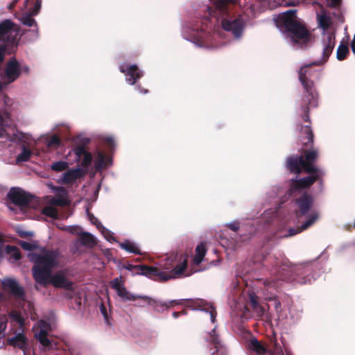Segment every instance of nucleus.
Returning <instances> with one entry per match:
<instances>
[{
    "label": "nucleus",
    "mask_w": 355,
    "mask_h": 355,
    "mask_svg": "<svg viewBox=\"0 0 355 355\" xmlns=\"http://www.w3.org/2000/svg\"><path fill=\"white\" fill-rule=\"evenodd\" d=\"M180 315V313L178 312H173V316L175 318H177Z\"/></svg>",
    "instance_id": "052dcab7"
},
{
    "label": "nucleus",
    "mask_w": 355,
    "mask_h": 355,
    "mask_svg": "<svg viewBox=\"0 0 355 355\" xmlns=\"http://www.w3.org/2000/svg\"><path fill=\"white\" fill-rule=\"evenodd\" d=\"M221 24L225 31L231 32L236 38L241 37L245 27L244 20L240 17L235 19H223Z\"/></svg>",
    "instance_id": "ddd939ff"
},
{
    "label": "nucleus",
    "mask_w": 355,
    "mask_h": 355,
    "mask_svg": "<svg viewBox=\"0 0 355 355\" xmlns=\"http://www.w3.org/2000/svg\"><path fill=\"white\" fill-rule=\"evenodd\" d=\"M8 208L10 209V210H13V209L11 207L10 205H8Z\"/></svg>",
    "instance_id": "0e129e2a"
},
{
    "label": "nucleus",
    "mask_w": 355,
    "mask_h": 355,
    "mask_svg": "<svg viewBox=\"0 0 355 355\" xmlns=\"http://www.w3.org/2000/svg\"><path fill=\"white\" fill-rule=\"evenodd\" d=\"M351 46L354 54L355 55V35H354L353 40L351 43Z\"/></svg>",
    "instance_id": "13d9d810"
},
{
    "label": "nucleus",
    "mask_w": 355,
    "mask_h": 355,
    "mask_svg": "<svg viewBox=\"0 0 355 355\" xmlns=\"http://www.w3.org/2000/svg\"><path fill=\"white\" fill-rule=\"evenodd\" d=\"M227 5V0H219L216 3L215 7L217 10H218L221 13H223L226 10Z\"/></svg>",
    "instance_id": "37998d69"
},
{
    "label": "nucleus",
    "mask_w": 355,
    "mask_h": 355,
    "mask_svg": "<svg viewBox=\"0 0 355 355\" xmlns=\"http://www.w3.org/2000/svg\"><path fill=\"white\" fill-rule=\"evenodd\" d=\"M46 186L48 187V188H49L51 191H54L55 193H64V191H66V190L62 187H55L53 183L51 182H48L46 184Z\"/></svg>",
    "instance_id": "de8ad7c7"
},
{
    "label": "nucleus",
    "mask_w": 355,
    "mask_h": 355,
    "mask_svg": "<svg viewBox=\"0 0 355 355\" xmlns=\"http://www.w3.org/2000/svg\"><path fill=\"white\" fill-rule=\"evenodd\" d=\"M308 119V116H305L304 120L306 121Z\"/></svg>",
    "instance_id": "69168bd1"
},
{
    "label": "nucleus",
    "mask_w": 355,
    "mask_h": 355,
    "mask_svg": "<svg viewBox=\"0 0 355 355\" xmlns=\"http://www.w3.org/2000/svg\"><path fill=\"white\" fill-rule=\"evenodd\" d=\"M209 339L212 345H214L216 350L211 353V355H224L225 354V349L220 344L218 336L215 332V327L209 333Z\"/></svg>",
    "instance_id": "412c9836"
},
{
    "label": "nucleus",
    "mask_w": 355,
    "mask_h": 355,
    "mask_svg": "<svg viewBox=\"0 0 355 355\" xmlns=\"http://www.w3.org/2000/svg\"><path fill=\"white\" fill-rule=\"evenodd\" d=\"M120 247L125 251L134 254H140V250L135 242L126 240L119 243Z\"/></svg>",
    "instance_id": "c85d7f7f"
},
{
    "label": "nucleus",
    "mask_w": 355,
    "mask_h": 355,
    "mask_svg": "<svg viewBox=\"0 0 355 355\" xmlns=\"http://www.w3.org/2000/svg\"><path fill=\"white\" fill-rule=\"evenodd\" d=\"M27 338L24 335L23 332L16 334L13 337L8 340V343L15 347H18L23 350L24 355H26V349L28 345Z\"/></svg>",
    "instance_id": "a211bd4d"
},
{
    "label": "nucleus",
    "mask_w": 355,
    "mask_h": 355,
    "mask_svg": "<svg viewBox=\"0 0 355 355\" xmlns=\"http://www.w3.org/2000/svg\"><path fill=\"white\" fill-rule=\"evenodd\" d=\"M200 311H205L206 315L209 317L212 323H214L216 317V311L211 305L206 304L205 306L200 308Z\"/></svg>",
    "instance_id": "72a5a7b5"
},
{
    "label": "nucleus",
    "mask_w": 355,
    "mask_h": 355,
    "mask_svg": "<svg viewBox=\"0 0 355 355\" xmlns=\"http://www.w3.org/2000/svg\"><path fill=\"white\" fill-rule=\"evenodd\" d=\"M6 53V47L4 45L0 46V63H1L4 59V56Z\"/></svg>",
    "instance_id": "3c124183"
},
{
    "label": "nucleus",
    "mask_w": 355,
    "mask_h": 355,
    "mask_svg": "<svg viewBox=\"0 0 355 355\" xmlns=\"http://www.w3.org/2000/svg\"><path fill=\"white\" fill-rule=\"evenodd\" d=\"M107 142L111 144L112 142V139L109 137V138L107 139Z\"/></svg>",
    "instance_id": "680f3d73"
},
{
    "label": "nucleus",
    "mask_w": 355,
    "mask_h": 355,
    "mask_svg": "<svg viewBox=\"0 0 355 355\" xmlns=\"http://www.w3.org/2000/svg\"><path fill=\"white\" fill-rule=\"evenodd\" d=\"M112 287L116 291L121 288L124 286L123 282L121 279V277H116L111 282Z\"/></svg>",
    "instance_id": "79ce46f5"
},
{
    "label": "nucleus",
    "mask_w": 355,
    "mask_h": 355,
    "mask_svg": "<svg viewBox=\"0 0 355 355\" xmlns=\"http://www.w3.org/2000/svg\"><path fill=\"white\" fill-rule=\"evenodd\" d=\"M8 197L12 204L24 210L28 206L31 197L19 188H12L8 193Z\"/></svg>",
    "instance_id": "9b49d317"
},
{
    "label": "nucleus",
    "mask_w": 355,
    "mask_h": 355,
    "mask_svg": "<svg viewBox=\"0 0 355 355\" xmlns=\"http://www.w3.org/2000/svg\"><path fill=\"white\" fill-rule=\"evenodd\" d=\"M174 258H168L166 260V263L163 265V268L164 270H170L172 267V263L173 261Z\"/></svg>",
    "instance_id": "09e8293b"
},
{
    "label": "nucleus",
    "mask_w": 355,
    "mask_h": 355,
    "mask_svg": "<svg viewBox=\"0 0 355 355\" xmlns=\"http://www.w3.org/2000/svg\"><path fill=\"white\" fill-rule=\"evenodd\" d=\"M19 234L22 237H27V236H31L33 235V232H25V231H22V232H19Z\"/></svg>",
    "instance_id": "6e6d98bb"
},
{
    "label": "nucleus",
    "mask_w": 355,
    "mask_h": 355,
    "mask_svg": "<svg viewBox=\"0 0 355 355\" xmlns=\"http://www.w3.org/2000/svg\"><path fill=\"white\" fill-rule=\"evenodd\" d=\"M73 153L76 155V161H79L87 152L83 147H77L73 150Z\"/></svg>",
    "instance_id": "a18cd8bd"
},
{
    "label": "nucleus",
    "mask_w": 355,
    "mask_h": 355,
    "mask_svg": "<svg viewBox=\"0 0 355 355\" xmlns=\"http://www.w3.org/2000/svg\"><path fill=\"white\" fill-rule=\"evenodd\" d=\"M20 76V63L15 59H11L6 65L5 69L0 73V92L8 85L15 82Z\"/></svg>",
    "instance_id": "1a4fd4ad"
},
{
    "label": "nucleus",
    "mask_w": 355,
    "mask_h": 355,
    "mask_svg": "<svg viewBox=\"0 0 355 355\" xmlns=\"http://www.w3.org/2000/svg\"><path fill=\"white\" fill-rule=\"evenodd\" d=\"M320 214L316 211H312L309 215L308 218L302 224V230H306L313 225L319 218Z\"/></svg>",
    "instance_id": "c756f323"
},
{
    "label": "nucleus",
    "mask_w": 355,
    "mask_h": 355,
    "mask_svg": "<svg viewBox=\"0 0 355 355\" xmlns=\"http://www.w3.org/2000/svg\"><path fill=\"white\" fill-rule=\"evenodd\" d=\"M182 35L184 38L193 42L196 46H207V35L200 32L197 27L194 28L189 25H185L182 28Z\"/></svg>",
    "instance_id": "9d476101"
},
{
    "label": "nucleus",
    "mask_w": 355,
    "mask_h": 355,
    "mask_svg": "<svg viewBox=\"0 0 355 355\" xmlns=\"http://www.w3.org/2000/svg\"><path fill=\"white\" fill-rule=\"evenodd\" d=\"M69 165V162L60 160L53 163L51 165V169L55 172H61L65 171Z\"/></svg>",
    "instance_id": "473e14b6"
},
{
    "label": "nucleus",
    "mask_w": 355,
    "mask_h": 355,
    "mask_svg": "<svg viewBox=\"0 0 355 355\" xmlns=\"http://www.w3.org/2000/svg\"><path fill=\"white\" fill-rule=\"evenodd\" d=\"M302 226L300 227H298L297 229H290L289 230V236H293L297 234V233H300L302 231Z\"/></svg>",
    "instance_id": "603ef678"
},
{
    "label": "nucleus",
    "mask_w": 355,
    "mask_h": 355,
    "mask_svg": "<svg viewBox=\"0 0 355 355\" xmlns=\"http://www.w3.org/2000/svg\"><path fill=\"white\" fill-rule=\"evenodd\" d=\"M88 216L91 223L96 226L97 229L101 231V234L103 235L106 240L110 242L114 241L112 233L109 230L106 229L103 225H102V224L96 218H95L92 214H88Z\"/></svg>",
    "instance_id": "4be33fe9"
},
{
    "label": "nucleus",
    "mask_w": 355,
    "mask_h": 355,
    "mask_svg": "<svg viewBox=\"0 0 355 355\" xmlns=\"http://www.w3.org/2000/svg\"><path fill=\"white\" fill-rule=\"evenodd\" d=\"M141 300L143 301L144 304H139V306H144L145 304H148L152 306L155 310L158 311L180 304V300H173L170 301L162 302L152 299L145 295H143Z\"/></svg>",
    "instance_id": "4468645a"
},
{
    "label": "nucleus",
    "mask_w": 355,
    "mask_h": 355,
    "mask_svg": "<svg viewBox=\"0 0 355 355\" xmlns=\"http://www.w3.org/2000/svg\"><path fill=\"white\" fill-rule=\"evenodd\" d=\"M7 326V318L5 315H0V337L3 334Z\"/></svg>",
    "instance_id": "49530a36"
},
{
    "label": "nucleus",
    "mask_w": 355,
    "mask_h": 355,
    "mask_svg": "<svg viewBox=\"0 0 355 355\" xmlns=\"http://www.w3.org/2000/svg\"><path fill=\"white\" fill-rule=\"evenodd\" d=\"M42 214L53 218H55L58 216L57 209L54 207H52L49 205H47L43 208Z\"/></svg>",
    "instance_id": "c9c22d12"
},
{
    "label": "nucleus",
    "mask_w": 355,
    "mask_h": 355,
    "mask_svg": "<svg viewBox=\"0 0 355 355\" xmlns=\"http://www.w3.org/2000/svg\"><path fill=\"white\" fill-rule=\"evenodd\" d=\"M248 345L249 348L254 351L257 355H265L267 352L266 347L256 338L250 339Z\"/></svg>",
    "instance_id": "b1692460"
},
{
    "label": "nucleus",
    "mask_w": 355,
    "mask_h": 355,
    "mask_svg": "<svg viewBox=\"0 0 355 355\" xmlns=\"http://www.w3.org/2000/svg\"><path fill=\"white\" fill-rule=\"evenodd\" d=\"M55 194V196H47L46 198L48 205L55 207V206H64L69 203L66 191H64V193H58Z\"/></svg>",
    "instance_id": "6ab92c4d"
},
{
    "label": "nucleus",
    "mask_w": 355,
    "mask_h": 355,
    "mask_svg": "<svg viewBox=\"0 0 355 355\" xmlns=\"http://www.w3.org/2000/svg\"><path fill=\"white\" fill-rule=\"evenodd\" d=\"M35 329L39 330L35 333V337L44 347L51 348L53 344L47 338L48 331L51 329V324L49 321L41 320L37 323V326L33 327Z\"/></svg>",
    "instance_id": "f8f14e48"
},
{
    "label": "nucleus",
    "mask_w": 355,
    "mask_h": 355,
    "mask_svg": "<svg viewBox=\"0 0 355 355\" xmlns=\"http://www.w3.org/2000/svg\"><path fill=\"white\" fill-rule=\"evenodd\" d=\"M317 157V152L313 150L305 153V158L300 156L289 157L287 159V167L291 172L298 174L303 168L306 172L311 173L309 177L293 180L291 184L289 196L295 195V193L300 192L302 189L311 186L322 174V172L313 164Z\"/></svg>",
    "instance_id": "7ed1b4c3"
},
{
    "label": "nucleus",
    "mask_w": 355,
    "mask_h": 355,
    "mask_svg": "<svg viewBox=\"0 0 355 355\" xmlns=\"http://www.w3.org/2000/svg\"><path fill=\"white\" fill-rule=\"evenodd\" d=\"M83 157V158L81 161V165L83 167H87L92 163V155L89 153L87 152Z\"/></svg>",
    "instance_id": "c03bdc74"
},
{
    "label": "nucleus",
    "mask_w": 355,
    "mask_h": 355,
    "mask_svg": "<svg viewBox=\"0 0 355 355\" xmlns=\"http://www.w3.org/2000/svg\"><path fill=\"white\" fill-rule=\"evenodd\" d=\"M60 143V140L59 137L56 135H53L50 137L47 141V146L51 148H56L59 146Z\"/></svg>",
    "instance_id": "a19ab883"
},
{
    "label": "nucleus",
    "mask_w": 355,
    "mask_h": 355,
    "mask_svg": "<svg viewBox=\"0 0 355 355\" xmlns=\"http://www.w3.org/2000/svg\"><path fill=\"white\" fill-rule=\"evenodd\" d=\"M31 155V151L28 149L24 148L22 152L17 156V162H26L29 159Z\"/></svg>",
    "instance_id": "58836bf2"
},
{
    "label": "nucleus",
    "mask_w": 355,
    "mask_h": 355,
    "mask_svg": "<svg viewBox=\"0 0 355 355\" xmlns=\"http://www.w3.org/2000/svg\"><path fill=\"white\" fill-rule=\"evenodd\" d=\"M84 175L85 172L80 168H71L64 172L59 178L58 182L60 184H71L75 183L77 180L82 178Z\"/></svg>",
    "instance_id": "dca6fc26"
},
{
    "label": "nucleus",
    "mask_w": 355,
    "mask_h": 355,
    "mask_svg": "<svg viewBox=\"0 0 355 355\" xmlns=\"http://www.w3.org/2000/svg\"><path fill=\"white\" fill-rule=\"evenodd\" d=\"M317 20L318 25L323 30L322 47V57L320 60L313 62V64L320 65L327 62L335 46V35L334 31L330 28L331 19L329 13L324 10L317 12Z\"/></svg>",
    "instance_id": "39448f33"
},
{
    "label": "nucleus",
    "mask_w": 355,
    "mask_h": 355,
    "mask_svg": "<svg viewBox=\"0 0 355 355\" xmlns=\"http://www.w3.org/2000/svg\"><path fill=\"white\" fill-rule=\"evenodd\" d=\"M5 252L9 255V261L12 263L21 259V254L17 247L6 245L5 248Z\"/></svg>",
    "instance_id": "a878e982"
},
{
    "label": "nucleus",
    "mask_w": 355,
    "mask_h": 355,
    "mask_svg": "<svg viewBox=\"0 0 355 355\" xmlns=\"http://www.w3.org/2000/svg\"><path fill=\"white\" fill-rule=\"evenodd\" d=\"M1 283L5 289L9 290L15 297L23 299L24 289L15 279H5L1 281Z\"/></svg>",
    "instance_id": "f3484780"
},
{
    "label": "nucleus",
    "mask_w": 355,
    "mask_h": 355,
    "mask_svg": "<svg viewBox=\"0 0 355 355\" xmlns=\"http://www.w3.org/2000/svg\"><path fill=\"white\" fill-rule=\"evenodd\" d=\"M10 317L13 321L19 324L20 327L24 325V319L20 313L16 311H12L10 313Z\"/></svg>",
    "instance_id": "ea45409f"
},
{
    "label": "nucleus",
    "mask_w": 355,
    "mask_h": 355,
    "mask_svg": "<svg viewBox=\"0 0 355 355\" xmlns=\"http://www.w3.org/2000/svg\"><path fill=\"white\" fill-rule=\"evenodd\" d=\"M140 92L141 93H144V94H146L148 92V91L146 89H144V90H140Z\"/></svg>",
    "instance_id": "e2e57ef3"
},
{
    "label": "nucleus",
    "mask_w": 355,
    "mask_h": 355,
    "mask_svg": "<svg viewBox=\"0 0 355 355\" xmlns=\"http://www.w3.org/2000/svg\"><path fill=\"white\" fill-rule=\"evenodd\" d=\"M119 70L125 75L126 82L130 85H134L143 76V72L135 64L130 66L125 64H121Z\"/></svg>",
    "instance_id": "2eb2a0df"
},
{
    "label": "nucleus",
    "mask_w": 355,
    "mask_h": 355,
    "mask_svg": "<svg viewBox=\"0 0 355 355\" xmlns=\"http://www.w3.org/2000/svg\"><path fill=\"white\" fill-rule=\"evenodd\" d=\"M19 245L24 250L31 252L28 254V256H29L30 254L33 253L38 255H42L43 251H46L43 248H39L37 244L35 242L20 241ZM28 258L30 259V257H28Z\"/></svg>",
    "instance_id": "5701e85b"
},
{
    "label": "nucleus",
    "mask_w": 355,
    "mask_h": 355,
    "mask_svg": "<svg viewBox=\"0 0 355 355\" xmlns=\"http://www.w3.org/2000/svg\"><path fill=\"white\" fill-rule=\"evenodd\" d=\"M30 261L35 263L32 272L35 282L44 286L52 284L56 288H72V282L67 272L60 270L53 275L51 270L58 265V254L55 251H43L42 255L30 254Z\"/></svg>",
    "instance_id": "f257e3e1"
},
{
    "label": "nucleus",
    "mask_w": 355,
    "mask_h": 355,
    "mask_svg": "<svg viewBox=\"0 0 355 355\" xmlns=\"http://www.w3.org/2000/svg\"><path fill=\"white\" fill-rule=\"evenodd\" d=\"M250 304L258 316L261 317L265 314V309L257 303L255 297L253 295H250Z\"/></svg>",
    "instance_id": "2f4dec72"
},
{
    "label": "nucleus",
    "mask_w": 355,
    "mask_h": 355,
    "mask_svg": "<svg viewBox=\"0 0 355 355\" xmlns=\"http://www.w3.org/2000/svg\"><path fill=\"white\" fill-rule=\"evenodd\" d=\"M295 10H289L279 14L275 19L277 28L284 33L286 42L293 48L298 49L312 42V36L296 16Z\"/></svg>",
    "instance_id": "f03ea898"
},
{
    "label": "nucleus",
    "mask_w": 355,
    "mask_h": 355,
    "mask_svg": "<svg viewBox=\"0 0 355 355\" xmlns=\"http://www.w3.org/2000/svg\"><path fill=\"white\" fill-rule=\"evenodd\" d=\"M110 162L108 158H106L103 153L98 152L95 158L94 165L96 170L100 171L105 168Z\"/></svg>",
    "instance_id": "cd10ccee"
},
{
    "label": "nucleus",
    "mask_w": 355,
    "mask_h": 355,
    "mask_svg": "<svg viewBox=\"0 0 355 355\" xmlns=\"http://www.w3.org/2000/svg\"><path fill=\"white\" fill-rule=\"evenodd\" d=\"M279 349H275V352H278Z\"/></svg>",
    "instance_id": "338daca9"
},
{
    "label": "nucleus",
    "mask_w": 355,
    "mask_h": 355,
    "mask_svg": "<svg viewBox=\"0 0 355 355\" xmlns=\"http://www.w3.org/2000/svg\"><path fill=\"white\" fill-rule=\"evenodd\" d=\"M296 204L297 205L301 215H305L313 204V198L311 196L305 193L297 200Z\"/></svg>",
    "instance_id": "aec40b11"
},
{
    "label": "nucleus",
    "mask_w": 355,
    "mask_h": 355,
    "mask_svg": "<svg viewBox=\"0 0 355 355\" xmlns=\"http://www.w3.org/2000/svg\"><path fill=\"white\" fill-rule=\"evenodd\" d=\"M349 53V48L346 44H340L337 49L336 56L338 60H344Z\"/></svg>",
    "instance_id": "f704fd0d"
},
{
    "label": "nucleus",
    "mask_w": 355,
    "mask_h": 355,
    "mask_svg": "<svg viewBox=\"0 0 355 355\" xmlns=\"http://www.w3.org/2000/svg\"><path fill=\"white\" fill-rule=\"evenodd\" d=\"M116 293L123 300L135 301L137 299L142 300L143 297L131 294L124 286L116 291Z\"/></svg>",
    "instance_id": "bb28decb"
},
{
    "label": "nucleus",
    "mask_w": 355,
    "mask_h": 355,
    "mask_svg": "<svg viewBox=\"0 0 355 355\" xmlns=\"http://www.w3.org/2000/svg\"><path fill=\"white\" fill-rule=\"evenodd\" d=\"M80 242L83 245L91 246L95 244L96 241L92 234L88 232H84L80 236Z\"/></svg>",
    "instance_id": "7c9ffc66"
},
{
    "label": "nucleus",
    "mask_w": 355,
    "mask_h": 355,
    "mask_svg": "<svg viewBox=\"0 0 355 355\" xmlns=\"http://www.w3.org/2000/svg\"><path fill=\"white\" fill-rule=\"evenodd\" d=\"M19 35V26L10 20L7 19L0 24V40L6 43V47L10 46L11 51L17 46Z\"/></svg>",
    "instance_id": "6e6552de"
},
{
    "label": "nucleus",
    "mask_w": 355,
    "mask_h": 355,
    "mask_svg": "<svg viewBox=\"0 0 355 355\" xmlns=\"http://www.w3.org/2000/svg\"><path fill=\"white\" fill-rule=\"evenodd\" d=\"M66 230H67L69 232H70L72 234H77L78 233V227H67Z\"/></svg>",
    "instance_id": "864d4df0"
},
{
    "label": "nucleus",
    "mask_w": 355,
    "mask_h": 355,
    "mask_svg": "<svg viewBox=\"0 0 355 355\" xmlns=\"http://www.w3.org/2000/svg\"><path fill=\"white\" fill-rule=\"evenodd\" d=\"M340 2V0H331V5L332 6H337Z\"/></svg>",
    "instance_id": "bf43d9fd"
},
{
    "label": "nucleus",
    "mask_w": 355,
    "mask_h": 355,
    "mask_svg": "<svg viewBox=\"0 0 355 355\" xmlns=\"http://www.w3.org/2000/svg\"><path fill=\"white\" fill-rule=\"evenodd\" d=\"M227 227L232 230L233 231H237L239 229V223L236 221H233L227 224Z\"/></svg>",
    "instance_id": "8fccbe9b"
},
{
    "label": "nucleus",
    "mask_w": 355,
    "mask_h": 355,
    "mask_svg": "<svg viewBox=\"0 0 355 355\" xmlns=\"http://www.w3.org/2000/svg\"><path fill=\"white\" fill-rule=\"evenodd\" d=\"M207 253V248L205 244L202 243L198 245L196 248V254L193 258V263L196 265L200 264Z\"/></svg>",
    "instance_id": "393cba45"
},
{
    "label": "nucleus",
    "mask_w": 355,
    "mask_h": 355,
    "mask_svg": "<svg viewBox=\"0 0 355 355\" xmlns=\"http://www.w3.org/2000/svg\"><path fill=\"white\" fill-rule=\"evenodd\" d=\"M298 282L300 283V284H306V283H311V278L308 277H306V278H303L302 279H300L298 280Z\"/></svg>",
    "instance_id": "4d7b16f0"
},
{
    "label": "nucleus",
    "mask_w": 355,
    "mask_h": 355,
    "mask_svg": "<svg viewBox=\"0 0 355 355\" xmlns=\"http://www.w3.org/2000/svg\"><path fill=\"white\" fill-rule=\"evenodd\" d=\"M313 62L302 66L298 71L299 80L303 85L304 92L299 100V106L302 112L307 113L311 108L318 106V94L316 91L313 81L309 78L311 76L312 71L311 66H313ZM317 66L316 64H315Z\"/></svg>",
    "instance_id": "20e7f679"
},
{
    "label": "nucleus",
    "mask_w": 355,
    "mask_h": 355,
    "mask_svg": "<svg viewBox=\"0 0 355 355\" xmlns=\"http://www.w3.org/2000/svg\"><path fill=\"white\" fill-rule=\"evenodd\" d=\"M187 265L186 259L180 260V264L168 272L165 271H159L155 267L137 266L128 264L124 266V268L130 270L133 274H141L150 277H156L157 279L161 281H167L171 279L178 278L182 276L184 270Z\"/></svg>",
    "instance_id": "423d86ee"
},
{
    "label": "nucleus",
    "mask_w": 355,
    "mask_h": 355,
    "mask_svg": "<svg viewBox=\"0 0 355 355\" xmlns=\"http://www.w3.org/2000/svg\"><path fill=\"white\" fill-rule=\"evenodd\" d=\"M29 71V67L27 65H21L20 64V73L22 72L24 73H28Z\"/></svg>",
    "instance_id": "5fc2aeb1"
},
{
    "label": "nucleus",
    "mask_w": 355,
    "mask_h": 355,
    "mask_svg": "<svg viewBox=\"0 0 355 355\" xmlns=\"http://www.w3.org/2000/svg\"><path fill=\"white\" fill-rule=\"evenodd\" d=\"M42 0H24L23 7L21 8L20 12L15 14L22 24L35 27V28L29 31L31 35V40H35L38 37V30L35 20L33 16L37 15L41 7Z\"/></svg>",
    "instance_id": "0eeeda50"
},
{
    "label": "nucleus",
    "mask_w": 355,
    "mask_h": 355,
    "mask_svg": "<svg viewBox=\"0 0 355 355\" xmlns=\"http://www.w3.org/2000/svg\"><path fill=\"white\" fill-rule=\"evenodd\" d=\"M302 132L306 135V141H304L305 144L313 143V134L309 125H306L302 128Z\"/></svg>",
    "instance_id": "e433bc0d"
},
{
    "label": "nucleus",
    "mask_w": 355,
    "mask_h": 355,
    "mask_svg": "<svg viewBox=\"0 0 355 355\" xmlns=\"http://www.w3.org/2000/svg\"><path fill=\"white\" fill-rule=\"evenodd\" d=\"M6 117V115L3 116L0 113V138L5 137L6 134V127L8 126Z\"/></svg>",
    "instance_id": "4c0bfd02"
}]
</instances>
